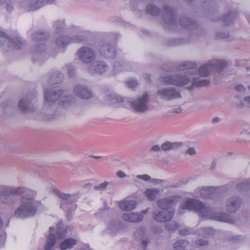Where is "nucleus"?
Listing matches in <instances>:
<instances>
[{
	"instance_id": "9d476101",
	"label": "nucleus",
	"mask_w": 250,
	"mask_h": 250,
	"mask_svg": "<svg viewBox=\"0 0 250 250\" xmlns=\"http://www.w3.org/2000/svg\"><path fill=\"white\" fill-rule=\"evenodd\" d=\"M136 202L125 199L119 202L120 208L124 211H130L134 209L136 206Z\"/></svg>"
},
{
	"instance_id": "20e7f679",
	"label": "nucleus",
	"mask_w": 250,
	"mask_h": 250,
	"mask_svg": "<svg viewBox=\"0 0 250 250\" xmlns=\"http://www.w3.org/2000/svg\"><path fill=\"white\" fill-rule=\"evenodd\" d=\"M227 64L224 60H213L202 65L198 71V74L202 77H206L212 72H220Z\"/></svg>"
},
{
	"instance_id": "58836bf2",
	"label": "nucleus",
	"mask_w": 250,
	"mask_h": 250,
	"mask_svg": "<svg viewBox=\"0 0 250 250\" xmlns=\"http://www.w3.org/2000/svg\"><path fill=\"white\" fill-rule=\"evenodd\" d=\"M182 111V109L180 107H177L174 109L172 111H171L172 113H179Z\"/></svg>"
},
{
	"instance_id": "f03ea898",
	"label": "nucleus",
	"mask_w": 250,
	"mask_h": 250,
	"mask_svg": "<svg viewBox=\"0 0 250 250\" xmlns=\"http://www.w3.org/2000/svg\"><path fill=\"white\" fill-rule=\"evenodd\" d=\"M180 198V196H175L159 200L158 205L161 210L153 213V219L160 222L170 220L174 215V211L171 210L170 208L175 205Z\"/></svg>"
},
{
	"instance_id": "37998d69",
	"label": "nucleus",
	"mask_w": 250,
	"mask_h": 250,
	"mask_svg": "<svg viewBox=\"0 0 250 250\" xmlns=\"http://www.w3.org/2000/svg\"><path fill=\"white\" fill-rule=\"evenodd\" d=\"M55 0H46L45 2L47 4H51Z\"/></svg>"
},
{
	"instance_id": "09e8293b",
	"label": "nucleus",
	"mask_w": 250,
	"mask_h": 250,
	"mask_svg": "<svg viewBox=\"0 0 250 250\" xmlns=\"http://www.w3.org/2000/svg\"><path fill=\"white\" fill-rule=\"evenodd\" d=\"M147 211L146 210H144L142 212V213L144 214H145L147 213Z\"/></svg>"
},
{
	"instance_id": "0eeeda50",
	"label": "nucleus",
	"mask_w": 250,
	"mask_h": 250,
	"mask_svg": "<svg viewBox=\"0 0 250 250\" xmlns=\"http://www.w3.org/2000/svg\"><path fill=\"white\" fill-rule=\"evenodd\" d=\"M80 59L84 63H89L95 58L93 51L87 47H82L77 52Z\"/></svg>"
},
{
	"instance_id": "6e6552de",
	"label": "nucleus",
	"mask_w": 250,
	"mask_h": 250,
	"mask_svg": "<svg viewBox=\"0 0 250 250\" xmlns=\"http://www.w3.org/2000/svg\"><path fill=\"white\" fill-rule=\"evenodd\" d=\"M74 91L78 97L82 99H88L92 96V93L88 90V88L83 87L82 85H76Z\"/></svg>"
},
{
	"instance_id": "7c9ffc66",
	"label": "nucleus",
	"mask_w": 250,
	"mask_h": 250,
	"mask_svg": "<svg viewBox=\"0 0 250 250\" xmlns=\"http://www.w3.org/2000/svg\"><path fill=\"white\" fill-rule=\"evenodd\" d=\"M179 233L182 235H186L189 234L190 230L188 229L183 228L179 230Z\"/></svg>"
},
{
	"instance_id": "e433bc0d",
	"label": "nucleus",
	"mask_w": 250,
	"mask_h": 250,
	"mask_svg": "<svg viewBox=\"0 0 250 250\" xmlns=\"http://www.w3.org/2000/svg\"><path fill=\"white\" fill-rule=\"evenodd\" d=\"M235 89L238 91H241L245 90V87L243 85H238L236 86Z\"/></svg>"
},
{
	"instance_id": "2f4dec72",
	"label": "nucleus",
	"mask_w": 250,
	"mask_h": 250,
	"mask_svg": "<svg viewBox=\"0 0 250 250\" xmlns=\"http://www.w3.org/2000/svg\"><path fill=\"white\" fill-rule=\"evenodd\" d=\"M137 177L138 179H142L144 181H149L150 179V177L149 176L146 175V174H144V175H139L137 176Z\"/></svg>"
},
{
	"instance_id": "de8ad7c7",
	"label": "nucleus",
	"mask_w": 250,
	"mask_h": 250,
	"mask_svg": "<svg viewBox=\"0 0 250 250\" xmlns=\"http://www.w3.org/2000/svg\"><path fill=\"white\" fill-rule=\"evenodd\" d=\"M143 245H144V246L146 247V245H147V243L146 242H145V241H144L143 242Z\"/></svg>"
},
{
	"instance_id": "4468645a",
	"label": "nucleus",
	"mask_w": 250,
	"mask_h": 250,
	"mask_svg": "<svg viewBox=\"0 0 250 250\" xmlns=\"http://www.w3.org/2000/svg\"><path fill=\"white\" fill-rule=\"evenodd\" d=\"M77 244V240L72 238H67L60 244V249L62 250H66L72 249Z\"/></svg>"
},
{
	"instance_id": "4be33fe9",
	"label": "nucleus",
	"mask_w": 250,
	"mask_h": 250,
	"mask_svg": "<svg viewBox=\"0 0 250 250\" xmlns=\"http://www.w3.org/2000/svg\"><path fill=\"white\" fill-rule=\"evenodd\" d=\"M106 65L103 62H97L95 64V70L99 73H103L106 71Z\"/></svg>"
},
{
	"instance_id": "423d86ee",
	"label": "nucleus",
	"mask_w": 250,
	"mask_h": 250,
	"mask_svg": "<svg viewBox=\"0 0 250 250\" xmlns=\"http://www.w3.org/2000/svg\"><path fill=\"white\" fill-rule=\"evenodd\" d=\"M148 100V95L145 93L142 97L138 98L136 102L131 103L132 108L138 112H144L148 108L147 103Z\"/></svg>"
},
{
	"instance_id": "a878e982",
	"label": "nucleus",
	"mask_w": 250,
	"mask_h": 250,
	"mask_svg": "<svg viewBox=\"0 0 250 250\" xmlns=\"http://www.w3.org/2000/svg\"><path fill=\"white\" fill-rule=\"evenodd\" d=\"M196 65L195 63L191 62H185L183 63L182 66V68H181V69L183 70L190 69L194 68Z\"/></svg>"
},
{
	"instance_id": "bb28decb",
	"label": "nucleus",
	"mask_w": 250,
	"mask_h": 250,
	"mask_svg": "<svg viewBox=\"0 0 250 250\" xmlns=\"http://www.w3.org/2000/svg\"><path fill=\"white\" fill-rule=\"evenodd\" d=\"M19 106V108L22 112H25L28 106V103L26 101L22 99L20 101Z\"/></svg>"
},
{
	"instance_id": "49530a36",
	"label": "nucleus",
	"mask_w": 250,
	"mask_h": 250,
	"mask_svg": "<svg viewBox=\"0 0 250 250\" xmlns=\"http://www.w3.org/2000/svg\"><path fill=\"white\" fill-rule=\"evenodd\" d=\"M3 222L1 218H0V228L2 227Z\"/></svg>"
},
{
	"instance_id": "f257e3e1",
	"label": "nucleus",
	"mask_w": 250,
	"mask_h": 250,
	"mask_svg": "<svg viewBox=\"0 0 250 250\" xmlns=\"http://www.w3.org/2000/svg\"><path fill=\"white\" fill-rule=\"evenodd\" d=\"M181 209L193 210L197 212L203 218L214 219L220 221L233 223V221L229 219V215L222 213L218 215H212V210L206 207L202 202L193 199H188L182 203Z\"/></svg>"
},
{
	"instance_id": "c9c22d12",
	"label": "nucleus",
	"mask_w": 250,
	"mask_h": 250,
	"mask_svg": "<svg viewBox=\"0 0 250 250\" xmlns=\"http://www.w3.org/2000/svg\"><path fill=\"white\" fill-rule=\"evenodd\" d=\"M44 2V0H39L37 2V4H38L40 3V5H38L37 6H35L34 7V9H37L38 8H41V7L43 6L44 5V4H42V3Z\"/></svg>"
},
{
	"instance_id": "412c9836",
	"label": "nucleus",
	"mask_w": 250,
	"mask_h": 250,
	"mask_svg": "<svg viewBox=\"0 0 250 250\" xmlns=\"http://www.w3.org/2000/svg\"><path fill=\"white\" fill-rule=\"evenodd\" d=\"M62 91L59 90L57 92H54L52 94H51L49 92L45 91L44 92L45 102H47L53 99L52 97V96H56V95H58L59 97H60L62 95ZM52 100L54 101L53 100Z\"/></svg>"
},
{
	"instance_id": "a18cd8bd",
	"label": "nucleus",
	"mask_w": 250,
	"mask_h": 250,
	"mask_svg": "<svg viewBox=\"0 0 250 250\" xmlns=\"http://www.w3.org/2000/svg\"><path fill=\"white\" fill-rule=\"evenodd\" d=\"M247 135L248 136L247 141H250V133H247Z\"/></svg>"
},
{
	"instance_id": "cd10ccee",
	"label": "nucleus",
	"mask_w": 250,
	"mask_h": 250,
	"mask_svg": "<svg viewBox=\"0 0 250 250\" xmlns=\"http://www.w3.org/2000/svg\"><path fill=\"white\" fill-rule=\"evenodd\" d=\"M216 188L214 187H208L203 189V191H204L207 193L208 196H210L212 194L214 193L216 191Z\"/></svg>"
},
{
	"instance_id": "473e14b6",
	"label": "nucleus",
	"mask_w": 250,
	"mask_h": 250,
	"mask_svg": "<svg viewBox=\"0 0 250 250\" xmlns=\"http://www.w3.org/2000/svg\"><path fill=\"white\" fill-rule=\"evenodd\" d=\"M196 245L198 246H203L208 245V243L207 241H204L202 240H198L196 241Z\"/></svg>"
},
{
	"instance_id": "a19ab883",
	"label": "nucleus",
	"mask_w": 250,
	"mask_h": 250,
	"mask_svg": "<svg viewBox=\"0 0 250 250\" xmlns=\"http://www.w3.org/2000/svg\"><path fill=\"white\" fill-rule=\"evenodd\" d=\"M6 236L5 234L3 233L2 234L0 235V242H4L5 240Z\"/></svg>"
},
{
	"instance_id": "7ed1b4c3",
	"label": "nucleus",
	"mask_w": 250,
	"mask_h": 250,
	"mask_svg": "<svg viewBox=\"0 0 250 250\" xmlns=\"http://www.w3.org/2000/svg\"><path fill=\"white\" fill-rule=\"evenodd\" d=\"M36 211V208L33 205L32 198L23 196L20 207L15 212V215L17 217L25 218L34 215Z\"/></svg>"
},
{
	"instance_id": "ddd939ff",
	"label": "nucleus",
	"mask_w": 250,
	"mask_h": 250,
	"mask_svg": "<svg viewBox=\"0 0 250 250\" xmlns=\"http://www.w3.org/2000/svg\"><path fill=\"white\" fill-rule=\"evenodd\" d=\"M123 219L126 221L131 222H138L141 221L143 216L141 214L130 213L124 214L123 216Z\"/></svg>"
},
{
	"instance_id": "dca6fc26",
	"label": "nucleus",
	"mask_w": 250,
	"mask_h": 250,
	"mask_svg": "<svg viewBox=\"0 0 250 250\" xmlns=\"http://www.w3.org/2000/svg\"><path fill=\"white\" fill-rule=\"evenodd\" d=\"M56 242V236L54 234H50L47 237L45 250H52V249Z\"/></svg>"
},
{
	"instance_id": "72a5a7b5",
	"label": "nucleus",
	"mask_w": 250,
	"mask_h": 250,
	"mask_svg": "<svg viewBox=\"0 0 250 250\" xmlns=\"http://www.w3.org/2000/svg\"><path fill=\"white\" fill-rule=\"evenodd\" d=\"M174 226L173 227H168V226H167V229L168 230H175L178 228L179 225L177 223H173Z\"/></svg>"
},
{
	"instance_id": "f704fd0d",
	"label": "nucleus",
	"mask_w": 250,
	"mask_h": 250,
	"mask_svg": "<svg viewBox=\"0 0 250 250\" xmlns=\"http://www.w3.org/2000/svg\"><path fill=\"white\" fill-rule=\"evenodd\" d=\"M187 153L189 155H193L195 153V150L193 148L189 147L187 150Z\"/></svg>"
},
{
	"instance_id": "1a4fd4ad",
	"label": "nucleus",
	"mask_w": 250,
	"mask_h": 250,
	"mask_svg": "<svg viewBox=\"0 0 250 250\" xmlns=\"http://www.w3.org/2000/svg\"><path fill=\"white\" fill-rule=\"evenodd\" d=\"M3 42H5L6 44H8L9 47H11L13 49H20L21 48L23 45L22 42L19 38H17L14 40H12L9 37L5 36L3 41H0L1 45L4 44V43H2Z\"/></svg>"
},
{
	"instance_id": "39448f33",
	"label": "nucleus",
	"mask_w": 250,
	"mask_h": 250,
	"mask_svg": "<svg viewBox=\"0 0 250 250\" xmlns=\"http://www.w3.org/2000/svg\"><path fill=\"white\" fill-rule=\"evenodd\" d=\"M192 74L175 75L173 76H167L165 78V82L167 84H171L176 86H181L189 83L191 79L193 78Z\"/></svg>"
},
{
	"instance_id": "2eb2a0df",
	"label": "nucleus",
	"mask_w": 250,
	"mask_h": 250,
	"mask_svg": "<svg viewBox=\"0 0 250 250\" xmlns=\"http://www.w3.org/2000/svg\"><path fill=\"white\" fill-rule=\"evenodd\" d=\"M210 83L209 81L207 80H199V78L194 79L191 82V86L188 87V89L191 90L194 87H201L207 86Z\"/></svg>"
},
{
	"instance_id": "ea45409f",
	"label": "nucleus",
	"mask_w": 250,
	"mask_h": 250,
	"mask_svg": "<svg viewBox=\"0 0 250 250\" xmlns=\"http://www.w3.org/2000/svg\"><path fill=\"white\" fill-rule=\"evenodd\" d=\"M151 149L153 151H158L160 150V147L156 145V146H153L151 147Z\"/></svg>"
},
{
	"instance_id": "f3484780",
	"label": "nucleus",
	"mask_w": 250,
	"mask_h": 250,
	"mask_svg": "<svg viewBox=\"0 0 250 250\" xmlns=\"http://www.w3.org/2000/svg\"><path fill=\"white\" fill-rule=\"evenodd\" d=\"M145 194L149 200H153L159 194V191L155 188L147 189Z\"/></svg>"
},
{
	"instance_id": "4c0bfd02",
	"label": "nucleus",
	"mask_w": 250,
	"mask_h": 250,
	"mask_svg": "<svg viewBox=\"0 0 250 250\" xmlns=\"http://www.w3.org/2000/svg\"><path fill=\"white\" fill-rule=\"evenodd\" d=\"M117 176L120 178H123L125 176V173L122 171H119L117 173Z\"/></svg>"
},
{
	"instance_id": "a211bd4d",
	"label": "nucleus",
	"mask_w": 250,
	"mask_h": 250,
	"mask_svg": "<svg viewBox=\"0 0 250 250\" xmlns=\"http://www.w3.org/2000/svg\"><path fill=\"white\" fill-rule=\"evenodd\" d=\"M71 38L67 37H60L56 40V43L57 45L60 47H64L71 42Z\"/></svg>"
},
{
	"instance_id": "603ef678",
	"label": "nucleus",
	"mask_w": 250,
	"mask_h": 250,
	"mask_svg": "<svg viewBox=\"0 0 250 250\" xmlns=\"http://www.w3.org/2000/svg\"><path fill=\"white\" fill-rule=\"evenodd\" d=\"M243 184H244V185H247V184H246V183H243Z\"/></svg>"
},
{
	"instance_id": "79ce46f5",
	"label": "nucleus",
	"mask_w": 250,
	"mask_h": 250,
	"mask_svg": "<svg viewBox=\"0 0 250 250\" xmlns=\"http://www.w3.org/2000/svg\"><path fill=\"white\" fill-rule=\"evenodd\" d=\"M220 121V119L218 117H215L212 119L213 123H217Z\"/></svg>"
},
{
	"instance_id": "3c124183",
	"label": "nucleus",
	"mask_w": 250,
	"mask_h": 250,
	"mask_svg": "<svg viewBox=\"0 0 250 250\" xmlns=\"http://www.w3.org/2000/svg\"><path fill=\"white\" fill-rule=\"evenodd\" d=\"M63 204H64L63 203H62L61 206V208L62 207V206L63 205Z\"/></svg>"
},
{
	"instance_id": "f8f14e48",
	"label": "nucleus",
	"mask_w": 250,
	"mask_h": 250,
	"mask_svg": "<svg viewBox=\"0 0 250 250\" xmlns=\"http://www.w3.org/2000/svg\"><path fill=\"white\" fill-rule=\"evenodd\" d=\"M25 192L27 193L28 191L21 188L7 187L5 188L3 194L4 195L9 196L11 195H19Z\"/></svg>"
},
{
	"instance_id": "b1692460",
	"label": "nucleus",
	"mask_w": 250,
	"mask_h": 250,
	"mask_svg": "<svg viewBox=\"0 0 250 250\" xmlns=\"http://www.w3.org/2000/svg\"><path fill=\"white\" fill-rule=\"evenodd\" d=\"M146 10L149 14L154 15L158 12L159 9L155 5L150 4L146 6Z\"/></svg>"
},
{
	"instance_id": "c03bdc74",
	"label": "nucleus",
	"mask_w": 250,
	"mask_h": 250,
	"mask_svg": "<svg viewBox=\"0 0 250 250\" xmlns=\"http://www.w3.org/2000/svg\"><path fill=\"white\" fill-rule=\"evenodd\" d=\"M245 101L246 102L250 103V97H246L245 98Z\"/></svg>"
},
{
	"instance_id": "8fccbe9b",
	"label": "nucleus",
	"mask_w": 250,
	"mask_h": 250,
	"mask_svg": "<svg viewBox=\"0 0 250 250\" xmlns=\"http://www.w3.org/2000/svg\"><path fill=\"white\" fill-rule=\"evenodd\" d=\"M53 229H54V228H51L50 229V231H53Z\"/></svg>"
},
{
	"instance_id": "c756f323",
	"label": "nucleus",
	"mask_w": 250,
	"mask_h": 250,
	"mask_svg": "<svg viewBox=\"0 0 250 250\" xmlns=\"http://www.w3.org/2000/svg\"><path fill=\"white\" fill-rule=\"evenodd\" d=\"M108 183L104 182V183L100 184L99 186H95L94 188L96 190H103L108 185Z\"/></svg>"
},
{
	"instance_id": "393cba45",
	"label": "nucleus",
	"mask_w": 250,
	"mask_h": 250,
	"mask_svg": "<svg viewBox=\"0 0 250 250\" xmlns=\"http://www.w3.org/2000/svg\"><path fill=\"white\" fill-rule=\"evenodd\" d=\"M53 191L58 196H59L60 198L62 199L64 201L68 200L71 196L69 194H66L63 193H62L59 190L56 189H54L53 190Z\"/></svg>"
},
{
	"instance_id": "6ab92c4d",
	"label": "nucleus",
	"mask_w": 250,
	"mask_h": 250,
	"mask_svg": "<svg viewBox=\"0 0 250 250\" xmlns=\"http://www.w3.org/2000/svg\"><path fill=\"white\" fill-rule=\"evenodd\" d=\"M181 146V143L166 142L164 143L162 146V149L165 151L169 150L172 149H176Z\"/></svg>"
},
{
	"instance_id": "c85d7f7f",
	"label": "nucleus",
	"mask_w": 250,
	"mask_h": 250,
	"mask_svg": "<svg viewBox=\"0 0 250 250\" xmlns=\"http://www.w3.org/2000/svg\"><path fill=\"white\" fill-rule=\"evenodd\" d=\"M126 84L129 88H134L137 85L138 83L136 80L131 79L126 82Z\"/></svg>"
},
{
	"instance_id": "9b49d317",
	"label": "nucleus",
	"mask_w": 250,
	"mask_h": 250,
	"mask_svg": "<svg viewBox=\"0 0 250 250\" xmlns=\"http://www.w3.org/2000/svg\"><path fill=\"white\" fill-rule=\"evenodd\" d=\"M158 94L162 96L167 97V100L180 97V94L174 89H163L158 91Z\"/></svg>"
},
{
	"instance_id": "5701e85b",
	"label": "nucleus",
	"mask_w": 250,
	"mask_h": 250,
	"mask_svg": "<svg viewBox=\"0 0 250 250\" xmlns=\"http://www.w3.org/2000/svg\"><path fill=\"white\" fill-rule=\"evenodd\" d=\"M231 205H229L230 207V209L232 211H235L240 206V201L238 199H231L230 201Z\"/></svg>"
},
{
	"instance_id": "aec40b11",
	"label": "nucleus",
	"mask_w": 250,
	"mask_h": 250,
	"mask_svg": "<svg viewBox=\"0 0 250 250\" xmlns=\"http://www.w3.org/2000/svg\"><path fill=\"white\" fill-rule=\"evenodd\" d=\"M188 245V242L186 240H179L174 244V248L176 250L185 249Z\"/></svg>"
}]
</instances>
